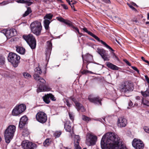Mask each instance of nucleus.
<instances>
[{
    "label": "nucleus",
    "instance_id": "nucleus-1",
    "mask_svg": "<svg viewBox=\"0 0 149 149\" xmlns=\"http://www.w3.org/2000/svg\"><path fill=\"white\" fill-rule=\"evenodd\" d=\"M120 139L113 133H107L104 135L101 142L102 149H127L126 147L119 146Z\"/></svg>",
    "mask_w": 149,
    "mask_h": 149
},
{
    "label": "nucleus",
    "instance_id": "nucleus-2",
    "mask_svg": "<svg viewBox=\"0 0 149 149\" xmlns=\"http://www.w3.org/2000/svg\"><path fill=\"white\" fill-rule=\"evenodd\" d=\"M40 74H34L33 77L35 79L40 83V85L37 89L38 93L43 91H49L50 90V87L45 85L46 82L45 80L43 78L40 77Z\"/></svg>",
    "mask_w": 149,
    "mask_h": 149
},
{
    "label": "nucleus",
    "instance_id": "nucleus-3",
    "mask_svg": "<svg viewBox=\"0 0 149 149\" xmlns=\"http://www.w3.org/2000/svg\"><path fill=\"white\" fill-rule=\"evenodd\" d=\"M16 127L14 125H10L6 130L4 136L6 142L9 143L14 136L15 131Z\"/></svg>",
    "mask_w": 149,
    "mask_h": 149
},
{
    "label": "nucleus",
    "instance_id": "nucleus-4",
    "mask_svg": "<svg viewBox=\"0 0 149 149\" xmlns=\"http://www.w3.org/2000/svg\"><path fill=\"white\" fill-rule=\"evenodd\" d=\"M32 32L37 36L40 35L42 29V27L40 22L38 21H35L30 25Z\"/></svg>",
    "mask_w": 149,
    "mask_h": 149
},
{
    "label": "nucleus",
    "instance_id": "nucleus-5",
    "mask_svg": "<svg viewBox=\"0 0 149 149\" xmlns=\"http://www.w3.org/2000/svg\"><path fill=\"white\" fill-rule=\"evenodd\" d=\"M23 38L26 41L31 49H34L35 48L36 45V40L33 35L29 34L27 35H23Z\"/></svg>",
    "mask_w": 149,
    "mask_h": 149
},
{
    "label": "nucleus",
    "instance_id": "nucleus-6",
    "mask_svg": "<svg viewBox=\"0 0 149 149\" xmlns=\"http://www.w3.org/2000/svg\"><path fill=\"white\" fill-rule=\"evenodd\" d=\"M20 57L19 56L16 54L10 52L9 54L8 57V61L11 63L14 67H16L18 65L19 63Z\"/></svg>",
    "mask_w": 149,
    "mask_h": 149
},
{
    "label": "nucleus",
    "instance_id": "nucleus-7",
    "mask_svg": "<svg viewBox=\"0 0 149 149\" xmlns=\"http://www.w3.org/2000/svg\"><path fill=\"white\" fill-rule=\"evenodd\" d=\"M97 137L89 133L86 134V144L87 146H93L95 144L97 141Z\"/></svg>",
    "mask_w": 149,
    "mask_h": 149
},
{
    "label": "nucleus",
    "instance_id": "nucleus-8",
    "mask_svg": "<svg viewBox=\"0 0 149 149\" xmlns=\"http://www.w3.org/2000/svg\"><path fill=\"white\" fill-rule=\"evenodd\" d=\"M36 120L42 123H45L47 120L46 114L43 111L38 112L36 114Z\"/></svg>",
    "mask_w": 149,
    "mask_h": 149
},
{
    "label": "nucleus",
    "instance_id": "nucleus-9",
    "mask_svg": "<svg viewBox=\"0 0 149 149\" xmlns=\"http://www.w3.org/2000/svg\"><path fill=\"white\" fill-rule=\"evenodd\" d=\"M56 19L59 22L64 23L71 28L75 30L78 33H79V30L78 28L74 26L70 20L65 19L61 17H56Z\"/></svg>",
    "mask_w": 149,
    "mask_h": 149
},
{
    "label": "nucleus",
    "instance_id": "nucleus-10",
    "mask_svg": "<svg viewBox=\"0 0 149 149\" xmlns=\"http://www.w3.org/2000/svg\"><path fill=\"white\" fill-rule=\"evenodd\" d=\"M132 145L135 149H143L144 147L142 141L139 139H134L132 142Z\"/></svg>",
    "mask_w": 149,
    "mask_h": 149
},
{
    "label": "nucleus",
    "instance_id": "nucleus-11",
    "mask_svg": "<svg viewBox=\"0 0 149 149\" xmlns=\"http://www.w3.org/2000/svg\"><path fill=\"white\" fill-rule=\"evenodd\" d=\"M121 91L124 93L132 91L134 89L132 84L129 82H125L122 86Z\"/></svg>",
    "mask_w": 149,
    "mask_h": 149
},
{
    "label": "nucleus",
    "instance_id": "nucleus-12",
    "mask_svg": "<svg viewBox=\"0 0 149 149\" xmlns=\"http://www.w3.org/2000/svg\"><path fill=\"white\" fill-rule=\"evenodd\" d=\"M53 15L51 13L47 14L44 17L45 19L44 21V26L46 30H48L49 28V25L50 23L49 20L51 19L53 17Z\"/></svg>",
    "mask_w": 149,
    "mask_h": 149
},
{
    "label": "nucleus",
    "instance_id": "nucleus-13",
    "mask_svg": "<svg viewBox=\"0 0 149 149\" xmlns=\"http://www.w3.org/2000/svg\"><path fill=\"white\" fill-rule=\"evenodd\" d=\"M88 99L91 102L97 104H99L100 105H102L101 101L102 100L99 96L93 97L91 95H89Z\"/></svg>",
    "mask_w": 149,
    "mask_h": 149
},
{
    "label": "nucleus",
    "instance_id": "nucleus-14",
    "mask_svg": "<svg viewBox=\"0 0 149 149\" xmlns=\"http://www.w3.org/2000/svg\"><path fill=\"white\" fill-rule=\"evenodd\" d=\"M17 34L16 31L15 29L6 30L5 35L7 38H10L15 36Z\"/></svg>",
    "mask_w": 149,
    "mask_h": 149
},
{
    "label": "nucleus",
    "instance_id": "nucleus-15",
    "mask_svg": "<svg viewBox=\"0 0 149 149\" xmlns=\"http://www.w3.org/2000/svg\"><path fill=\"white\" fill-rule=\"evenodd\" d=\"M127 120L125 118L120 117L118 118L117 122L118 126L120 127H125L127 124Z\"/></svg>",
    "mask_w": 149,
    "mask_h": 149
},
{
    "label": "nucleus",
    "instance_id": "nucleus-16",
    "mask_svg": "<svg viewBox=\"0 0 149 149\" xmlns=\"http://www.w3.org/2000/svg\"><path fill=\"white\" fill-rule=\"evenodd\" d=\"M28 118L26 116H22L20 119L19 127L20 128H22L27 123Z\"/></svg>",
    "mask_w": 149,
    "mask_h": 149
},
{
    "label": "nucleus",
    "instance_id": "nucleus-17",
    "mask_svg": "<svg viewBox=\"0 0 149 149\" xmlns=\"http://www.w3.org/2000/svg\"><path fill=\"white\" fill-rule=\"evenodd\" d=\"M47 48L46 51V55L47 57H49L50 54L52 49V43L50 41H48L47 42Z\"/></svg>",
    "mask_w": 149,
    "mask_h": 149
},
{
    "label": "nucleus",
    "instance_id": "nucleus-18",
    "mask_svg": "<svg viewBox=\"0 0 149 149\" xmlns=\"http://www.w3.org/2000/svg\"><path fill=\"white\" fill-rule=\"evenodd\" d=\"M64 128L66 131L70 132L73 129V127H72L71 124L69 121H67L65 123Z\"/></svg>",
    "mask_w": 149,
    "mask_h": 149
},
{
    "label": "nucleus",
    "instance_id": "nucleus-19",
    "mask_svg": "<svg viewBox=\"0 0 149 149\" xmlns=\"http://www.w3.org/2000/svg\"><path fill=\"white\" fill-rule=\"evenodd\" d=\"M93 37L98 41L101 42V43L102 44L107 48L109 49L110 50H111L112 51H114L110 47L109 45L107 44L105 42H104L103 41L100 40L99 38L95 35L93 36Z\"/></svg>",
    "mask_w": 149,
    "mask_h": 149
},
{
    "label": "nucleus",
    "instance_id": "nucleus-20",
    "mask_svg": "<svg viewBox=\"0 0 149 149\" xmlns=\"http://www.w3.org/2000/svg\"><path fill=\"white\" fill-rule=\"evenodd\" d=\"M31 142H29L28 140L23 141L22 143V147L24 149H30L28 148V146H31Z\"/></svg>",
    "mask_w": 149,
    "mask_h": 149
},
{
    "label": "nucleus",
    "instance_id": "nucleus-21",
    "mask_svg": "<svg viewBox=\"0 0 149 149\" xmlns=\"http://www.w3.org/2000/svg\"><path fill=\"white\" fill-rule=\"evenodd\" d=\"M16 107H17V108L19 110L20 114L24 111L26 109V105L24 104H21L17 105Z\"/></svg>",
    "mask_w": 149,
    "mask_h": 149
},
{
    "label": "nucleus",
    "instance_id": "nucleus-22",
    "mask_svg": "<svg viewBox=\"0 0 149 149\" xmlns=\"http://www.w3.org/2000/svg\"><path fill=\"white\" fill-rule=\"evenodd\" d=\"M76 108L78 111H80L82 112L85 111V109L84 106L80 103L77 102L75 104Z\"/></svg>",
    "mask_w": 149,
    "mask_h": 149
},
{
    "label": "nucleus",
    "instance_id": "nucleus-23",
    "mask_svg": "<svg viewBox=\"0 0 149 149\" xmlns=\"http://www.w3.org/2000/svg\"><path fill=\"white\" fill-rule=\"evenodd\" d=\"M107 66L108 68L113 70H118L119 69L118 67L110 62L107 63Z\"/></svg>",
    "mask_w": 149,
    "mask_h": 149
},
{
    "label": "nucleus",
    "instance_id": "nucleus-24",
    "mask_svg": "<svg viewBox=\"0 0 149 149\" xmlns=\"http://www.w3.org/2000/svg\"><path fill=\"white\" fill-rule=\"evenodd\" d=\"M16 50L17 52L21 54H24L25 52V49L22 47L19 46H16Z\"/></svg>",
    "mask_w": 149,
    "mask_h": 149
},
{
    "label": "nucleus",
    "instance_id": "nucleus-25",
    "mask_svg": "<svg viewBox=\"0 0 149 149\" xmlns=\"http://www.w3.org/2000/svg\"><path fill=\"white\" fill-rule=\"evenodd\" d=\"M86 59H83V55H82V57L83 60L86 61L87 62H90L93 60V56L91 55L88 54L86 56Z\"/></svg>",
    "mask_w": 149,
    "mask_h": 149
},
{
    "label": "nucleus",
    "instance_id": "nucleus-26",
    "mask_svg": "<svg viewBox=\"0 0 149 149\" xmlns=\"http://www.w3.org/2000/svg\"><path fill=\"white\" fill-rule=\"evenodd\" d=\"M12 114L13 116H17L20 114L19 110L16 106L12 111Z\"/></svg>",
    "mask_w": 149,
    "mask_h": 149
},
{
    "label": "nucleus",
    "instance_id": "nucleus-27",
    "mask_svg": "<svg viewBox=\"0 0 149 149\" xmlns=\"http://www.w3.org/2000/svg\"><path fill=\"white\" fill-rule=\"evenodd\" d=\"M43 98L44 101L46 104H48L50 102L49 94L45 95L43 97Z\"/></svg>",
    "mask_w": 149,
    "mask_h": 149
},
{
    "label": "nucleus",
    "instance_id": "nucleus-28",
    "mask_svg": "<svg viewBox=\"0 0 149 149\" xmlns=\"http://www.w3.org/2000/svg\"><path fill=\"white\" fill-rule=\"evenodd\" d=\"M16 1L18 3H26L28 6H29L32 3V2L28 1L27 0H17Z\"/></svg>",
    "mask_w": 149,
    "mask_h": 149
},
{
    "label": "nucleus",
    "instance_id": "nucleus-29",
    "mask_svg": "<svg viewBox=\"0 0 149 149\" xmlns=\"http://www.w3.org/2000/svg\"><path fill=\"white\" fill-rule=\"evenodd\" d=\"M141 93L143 97L149 96V89H147L145 91H141Z\"/></svg>",
    "mask_w": 149,
    "mask_h": 149
},
{
    "label": "nucleus",
    "instance_id": "nucleus-30",
    "mask_svg": "<svg viewBox=\"0 0 149 149\" xmlns=\"http://www.w3.org/2000/svg\"><path fill=\"white\" fill-rule=\"evenodd\" d=\"M32 11L31 10L30 7H28L27 10L23 14L22 16L23 17H25L28 15L30 13H31Z\"/></svg>",
    "mask_w": 149,
    "mask_h": 149
},
{
    "label": "nucleus",
    "instance_id": "nucleus-31",
    "mask_svg": "<svg viewBox=\"0 0 149 149\" xmlns=\"http://www.w3.org/2000/svg\"><path fill=\"white\" fill-rule=\"evenodd\" d=\"M74 144L79 143L80 139L79 135H75L74 137Z\"/></svg>",
    "mask_w": 149,
    "mask_h": 149
},
{
    "label": "nucleus",
    "instance_id": "nucleus-32",
    "mask_svg": "<svg viewBox=\"0 0 149 149\" xmlns=\"http://www.w3.org/2000/svg\"><path fill=\"white\" fill-rule=\"evenodd\" d=\"M101 57L104 61H109V55L107 54L106 53H105L103 55H102Z\"/></svg>",
    "mask_w": 149,
    "mask_h": 149
},
{
    "label": "nucleus",
    "instance_id": "nucleus-33",
    "mask_svg": "<svg viewBox=\"0 0 149 149\" xmlns=\"http://www.w3.org/2000/svg\"><path fill=\"white\" fill-rule=\"evenodd\" d=\"M97 52L101 55V56H102L106 53V51L103 49L97 48Z\"/></svg>",
    "mask_w": 149,
    "mask_h": 149
},
{
    "label": "nucleus",
    "instance_id": "nucleus-34",
    "mask_svg": "<svg viewBox=\"0 0 149 149\" xmlns=\"http://www.w3.org/2000/svg\"><path fill=\"white\" fill-rule=\"evenodd\" d=\"M22 135L24 136H28L29 134V132L28 130L26 129H24L22 132Z\"/></svg>",
    "mask_w": 149,
    "mask_h": 149
},
{
    "label": "nucleus",
    "instance_id": "nucleus-35",
    "mask_svg": "<svg viewBox=\"0 0 149 149\" xmlns=\"http://www.w3.org/2000/svg\"><path fill=\"white\" fill-rule=\"evenodd\" d=\"M34 73L39 74H41L42 73V71L41 69L39 67H36L34 69Z\"/></svg>",
    "mask_w": 149,
    "mask_h": 149
},
{
    "label": "nucleus",
    "instance_id": "nucleus-36",
    "mask_svg": "<svg viewBox=\"0 0 149 149\" xmlns=\"http://www.w3.org/2000/svg\"><path fill=\"white\" fill-rule=\"evenodd\" d=\"M51 141L49 139H47L44 142L43 145L45 147L48 146L50 144Z\"/></svg>",
    "mask_w": 149,
    "mask_h": 149
},
{
    "label": "nucleus",
    "instance_id": "nucleus-37",
    "mask_svg": "<svg viewBox=\"0 0 149 149\" xmlns=\"http://www.w3.org/2000/svg\"><path fill=\"white\" fill-rule=\"evenodd\" d=\"M142 103L144 105L149 106V101L146 99H144L143 98H142Z\"/></svg>",
    "mask_w": 149,
    "mask_h": 149
},
{
    "label": "nucleus",
    "instance_id": "nucleus-38",
    "mask_svg": "<svg viewBox=\"0 0 149 149\" xmlns=\"http://www.w3.org/2000/svg\"><path fill=\"white\" fill-rule=\"evenodd\" d=\"M62 133L61 132V131H56L54 134V136L56 138L59 137Z\"/></svg>",
    "mask_w": 149,
    "mask_h": 149
},
{
    "label": "nucleus",
    "instance_id": "nucleus-39",
    "mask_svg": "<svg viewBox=\"0 0 149 149\" xmlns=\"http://www.w3.org/2000/svg\"><path fill=\"white\" fill-rule=\"evenodd\" d=\"M68 114L70 119L72 121H73L74 120V113L72 112H69Z\"/></svg>",
    "mask_w": 149,
    "mask_h": 149
},
{
    "label": "nucleus",
    "instance_id": "nucleus-40",
    "mask_svg": "<svg viewBox=\"0 0 149 149\" xmlns=\"http://www.w3.org/2000/svg\"><path fill=\"white\" fill-rule=\"evenodd\" d=\"M23 75L25 78L28 79L31 77V76L29 73L24 72L23 73Z\"/></svg>",
    "mask_w": 149,
    "mask_h": 149
},
{
    "label": "nucleus",
    "instance_id": "nucleus-41",
    "mask_svg": "<svg viewBox=\"0 0 149 149\" xmlns=\"http://www.w3.org/2000/svg\"><path fill=\"white\" fill-rule=\"evenodd\" d=\"M31 146H28V147L30 149H34V148H36V145L34 143H32L31 142Z\"/></svg>",
    "mask_w": 149,
    "mask_h": 149
},
{
    "label": "nucleus",
    "instance_id": "nucleus-42",
    "mask_svg": "<svg viewBox=\"0 0 149 149\" xmlns=\"http://www.w3.org/2000/svg\"><path fill=\"white\" fill-rule=\"evenodd\" d=\"M82 119L84 120L85 121L87 122H88L91 120V119L90 118L87 117L84 115H83L82 116Z\"/></svg>",
    "mask_w": 149,
    "mask_h": 149
},
{
    "label": "nucleus",
    "instance_id": "nucleus-43",
    "mask_svg": "<svg viewBox=\"0 0 149 149\" xmlns=\"http://www.w3.org/2000/svg\"><path fill=\"white\" fill-rule=\"evenodd\" d=\"M5 59V58L3 57H0V64H1L2 65L4 63Z\"/></svg>",
    "mask_w": 149,
    "mask_h": 149
},
{
    "label": "nucleus",
    "instance_id": "nucleus-44",
    "mask_svg": "<svg viewBox=\"0 0 149 149\" xmlns=\"http://www.w3.org/2000/svg\"><path fill=\"white\" fill-rule=\"evenodd\" d=\"M127 5L132 10L136 12L137 11L136 9L132 5L128 3H127Z\"/></svg>",
    "mask_w": 149,
    "mask_h": 149
},
{
    "label": "nucleus",
    "instance_id": "nucleus-45",
    "mask_svg": "<svg viewBox=\"0 0 149 149\" xmlns=\"http://www.w3.org/2000/svg\"><path fill=\"white\" fill-rule=\"evenodd\" d=\"M74 146L75 149H81V148L79 146V143L74 144Z\"/></svg>",
    "mask_w": 149,
    "mask_h": 149
},
{
    "label": "nucleus",
    "instance_id": "nucleus-46",
    "mask_svg": "<svg viewBox=\"0 0 149 149\" xmlns=\"http://www.w3.org/2000/svg\"><path fill=\"white\" fill-rule=\"evenodd\" d=\"M49 96L50 97V99H51L52 100L55 101L56 100L55 98L54 97V96L52 95V94H49Z\"/></svg>",
    "mask_w": 149,
    "mask_h": 149
},
{
    "label": "nucleus",
    "instance_id": "nucleus-47",
    "mask_svg": "<svg viewBox=\"0 0 149 149\" xmlns=\"http://www.w3.org/2000/svg\"><path fill=\"white\" fill-rule=\"evenodd\" d=\"M144 129L145 132L147 133H149V128L146 126H145L144 127Z\"/></svg>",
    "mask_w": 149,
    "mask_h": 149
},
{
    "label": "nucleus",
    "instance_id": "nucleus-48",
    "mask_svg": "<svg viewBox=\"0 0 149 149\" xmlns=\"http://www.w3.org/2000/svg\"><path fill=\"white\" fill-rule=\"evenodd\" d=\"M65 102L66 103L67 105L69 107H70L71 106V104L69 102L68 100V99H66L65 100Z\"/></svg>",
    "mask_w": 149,
    "mask_h": 149
},
{
    "label": "nucleus",
    "instance_id": "nucleus-49",
    "mask_svg": "<svg viewBox=\"0 0 149 149\" xmlns=\"http://www.w3.org/2000/svg\"><path fill=\"white\" fill-rule=\"evenodd\" d=\"M70 98L75 103V104H76V103L77 102L76 101V99L75 98L73 97H70Z\"/></svg>",
    "mask_w": 149,
    "mask_h": 149
},
{
    "label": "nucleus",
    "instance_id": "nucleus-50",
    "mask_svg": "<svg viewBox=\"0 0 149 149\" xmlns=\"http://www.w3.org/2000/svg\"><path fill=\"white\" fill-rule=\"evenodd\" d=\"M61 6H62V7L65 10L68 9V7L65 4H61Z\"/></svg>",
    "mask_w": 149,
    "mask_h": 149
},
{
    "label": "nucleus",
    "instance_id": "nucleus-51",
    "mask_svg": "<svg viewBox=\"0 0 149 149\" xmlns=\"http://www.w3.org/2000/svg\"><path fill=\"white\" fill-rule=\"evenodd\" d=\"M131 67L132 69L136 71L138 73H139V71L136 67L133 66H132Z\"/></svg>",
    "mask_w": 149,
    "mask_h": 149
},
{
    "label": "nucleus",
    "instance_id": "nucleus-52",
    "mask_svg": "<svg viewBox=\"0 0 149 149\" xmlns=\"http://www.w3.org/2000/svg\"><path fill=\"white\" fill-rule=\"evenodd\" d=\"M123 61L128 65L129 66H131V64L127 59H124Z\"/></svg>",
    "mask_w": 149,
    "mask_h": 149
},
{
    "label": "nucleus",
    "instance_id": "nucleus-53",
    "mask_svg": "<svg viewBox=\"0 0 149 149\" xmlns=\"http://www.w3.org/2000/svg\"><path fill=\"white\" fill-rule=\"evenodd\" d=\"M141 58L142 59V60L143 61H144L145 62H146V63H148V61H147V60H145V58H144L143 57V56H142L141 57Z\"/></svg>",
    "mask_w": 149,
    "mask_h": 149
},
{
    "label": "nucleus",
    "instance_id": "nucleus-54",
    "mask_svg": "<svg viewBox=\"0 0 149 149\" xmlns=\"http://www.w3.org/2000/svg\"><path fill=\"white\" fill-rule=\"evenodd\" d=\"M88 34H89V35H91V36H92L93 37V36L95 35L90 31L88 32Z\"/></svg>",
    "mask_w": 149,
    "mask_h": 149
},
{
    "label": "nucleus",
    "instance_id": "nucleus-55",
    "mask_svg": "<svg viewBox=\"0 0 149 149\" xmlns=\"http://www.w3.org/2000/svg\"><path fill=\"white\" fill-rule=\"evenodd\" d=\"M145 78L147 82L149 84V78L147 75L145 76Z\"/></svg>",
    "mask_w": 149,
    "mask_h": 149
},
{
    "label": "nucleus",
    "instance_id": "nucleus-56",
    "mask_svg": "<svg viewBox=\"0 0 149 149\" xmlns=\"http://www.w3.org/2000/svg\"><path fill=\"white\" fill-rule=\"evenodd\" d=\"M83 30L85 32L87 33H88V32H89V31H88V30L87 29V28H84L83 29Z\"/></svg>",
    "mask_w": 149,
    "mask_h": 149
},
{
    "label": "nucleus",
    "instance_id": "nucleus-57",
    "mask_svg": "<svg viewBox=\"0 0 149 149\" xmlns=\"http://www.w3.org/2000/svg\"><path fill=\"white\" fill-rule=\"evenodd\" d=\"M133 105V103L131 101H130L129 103V105L130 106H132Z\"/></svg>",
    "mask_w": 149,
    "mask_h": 149
},
{
    "label": "nucleus",
    "instance_id": "nucleus-58",
    "mask_svg": "<svg viewBox=\"0 0 149 149\" xmlns=\"http://www.w3.org/2000/svg\"><path fill=\"white\" fill-rule=\"evenodd\" d=\"M131 5H132L133 6H137V5L135 3L133 2L131 3V4H130Z\"/></svg>",
    "mask_w": 149,
    "mask_h": 149
},
{
    "label": "nucleus",
    "instance_id": "nucleus-59",
    "mask_svg": "<svg viewBox=\"0 0 149 149\" xmlns=\"http://www.w3.org/2000/svg\"><path fill=\"white\" fill-rule=\"evenodd\" d=\"M113 56L117 60H118V58L115 55V54H114V53H113Z\"/></svg>",
    "mask_w": 149,
    "mask_h": 149
},
{
    "label": "nucleus",
    "instance_id": "nucleus-60",
    "mask_svg": "<svg viewBox=\"0 0 149 149\" xmlns=\"http://www.w3.org/2000/svg\"><path fill=\"white\" fill-rule=\"evenodd\" d=\"M136 98L137 100H140L141 97L139 96H137L136 97Z\"/></svg>",
    "mask_w": 149,
    "mask_h": 149
},
{
    "label": "nucleus",
    "instance_id": "nucleus-61",
    "mask_svg": "<svg viewBox=\"0 0 149 149\" xmlns=\"http://www.w3.org/2000/svg\"><path fill=\"white\" fill-rule=\"evenodd\" d=\"M71 6L72 9H73L74 11L76 10L74 8V6L73 5H71Z\"/></svg>",
    "mask_w": 149,
    "mask_h": 149
},
{
    "label": "nucleus",
    "instance_id": "nucleus-62",
    "mask_svg": "<svg viewBox=\"0 0 149 149\" xmlns=\"http://www.w3.org/2000/svg\"><path fill=\"white\" fill-rule=\"evenodd\" d=\"M87 72V71H86V70H83L82 73V74H85L86 73V72Z\"/></svg>",
    "mask_w": 149,
    "mask_h": 149
},
{
    "label": "nucleus",
    "instance_id": "nucleus-63",
    "mask_svg": "<svg viewBox=\"0 0 149 149\" xmlns=\"http://www.w3.org/2000/svg\"><path fill=\"white\" fill-rule=\"evenodd\" d=\"M2 4H3V5H6L7 4V3L6 2H3L2 3Z\"/></svg>",
    "mask_w": 149,
    "mask_h": 149
},
{
    "label": "nucleus",
    "instance_id": "nucleus-64",
    "mask_svg": "<svg viewBox=\"0 0 149 149\" xmlns=\"http://www.w3.org/2000/svg\"><path fill=\"white\" fill-rule=\"evenodd\" d=\"M106 2L108 3H109L110 2V1L109 0H106Z\"/></svg>",
    "mask_w": 149,
    "mask_h": 149
}]
</instances>
